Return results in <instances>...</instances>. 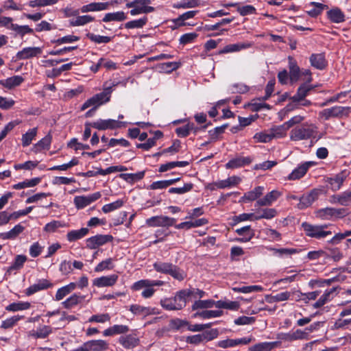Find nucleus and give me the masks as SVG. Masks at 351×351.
<instances>
[{"instance_id": "680f3d73", "label": "nucleus", "mask_w": 351, "mask_h": 351, "mask_svg": "<svg viewBox=\"0 0 351 351\" xmlns=\"http://www.w3.org/2000/svg\"><path fill=\"white\" fill-rule=\"evenodd\" d=\"M197 10H191L183 13L180 15L177 19L173 20L174 23H176L178 26L184 25V21L193 18L197 13Z\"/></svg>"}, {"instance_id": "c756f323", "label": "nucleus", "mask_w": 351, "mask_h": 351, "mask_svg": "<svg viewBox=\"0 0 351 351\" xmlns=\"http://www.w3.org/2000/svg\"><path fill=\"white\" fill-rule=\"evenodd\" d=\"M328 19L334 23H341L345 21L344 13L337 7H335L326 13Z\"/></svg>"}, {"instance_id": "bf43d9fd", "label": "nucleus", "mask_w": 351, "mask_h": 351, "mask_svg": "<svg viewBox=\"0 0 351 351\" xmlns=\"http://www.w3.org/2000/svg\"><path fill=\"white\" fill-rule=\"evenodd\" d=\"M315 215L322 220H330L333 219V208L326 207L318 209L315 211Z\"/></svg>"}, {"instance_id": "09e8293b", "label": "nucleus", "mask_w": 351, "mask_h": 351, "mask_svg": "<svg viewBox=\"0 0 351 351\" xmlns=\"http://www.w3.org/2000/svg\"><path fill=\"white\" fill-rule=\"evenodd\" d=\"M130 311L136 315H142L146 317L153 313V309L150 307L143 306L139 304H132L130 307Z\"/></svg>"}, {"instance_id": "f704fd0d", "label": "nucleus", "mask_w": 351, "mask_h": 351, "mask_svg": "<svg viewBox=\"0 0 351 351\" xmlns=\"http://www.w3.org/2000/svg\"><path fill=\"white\" fill-rule=\"evenodd\" d=\"M89 351H104L107 350L108 344L102 339L90 340L86 342Z\"/></svg>"}, {"instance_id": "c03bdc74", "label": "nucleus", "mask_w": 351, "mask_h": 351, "mask_svg": "<svg viewBox=\"0 0 351 351\" xmlns=\"http://www.w3.org/2000/svg\"><path fill=\"white\" fill-rule=\"evenodd\" d=\"M278 345V341L261 342L250 347L249 351H271L276 348Z\"/></svg>"}, {"instance_id": "6e6552de", "label": "nucleus", "mask_w": 351, "mask_h": 351, "mask_svg": "<svg viewBox=\"0 0 351 351\" xmlns=\"http://www.w3.org/2000/svg\"><path fill=\"white\" fill-rule=\"evenodd\" d=\"M101 196L100 192H96L88 195L75 196L73 199V204L77 209H83L99 199Z\"/></svg>"}, {"instance_id": "a19ab883", "label": "nucleus", "mask_w": 351, "mask_h": 351, "mask_svg": "<svg viewBox=\"0 0 351 351\" xmlns=\"http://www.w3.org/2000/svg\"><path fill=\"white\" fill-rule=\"evenodd\" d=\"M53 332V329L49 326H42L38 327L36 330H32L29 332V335L36 339L47 338Z\"/></svg>"}, {"instance_id": "49530a36", "label": "nucleus", "mask_w": 351, "mask_h": 351, "mask_svg": "<svg viewBox=\"0 0 351 351\" xmlns=\"http://www.w3.org/2000/svg\"><path fill=\"white\" fill-rule=\"evenodd\" d=\"M160 304L161 306L167 311H179L178 302L176 301L175 296L172 298H165L160 300Z\"/></svg>"}, {"instance_id": "f3484780", "label": "nucleus", "mask_w": 351, "mask_h": 351, "mask_svg": "<svg viewBox=\"0 0 351 351\" xmlns=\"http://www.w3.org/2000/svg\"><path fill=\"white\" fill-rule=\"evenodd\" d=\"M118 278L119 276L117 274L104 276L94 279L93 284L97 287H112L116 284Z\"/></svg>"}, {"instance_id": "dca6fc26", "label": "nucleus", "mask_w": 351, "mask_h": 351, "mask_svg": "<svg viewBox=\"0 0 351 351\" xmlns=\"http://www.w3.org/2000/svg\"><path fill=\"white\" fill-rule=\"evenodd\" d=\"M43 50L38 47H25L22 50L17 52L16 56L19 60H25L31 58L36 57L40 55Z\"/></svg>"}, {"instance_id": "1a4fd4ad", "label": "nucleus", "mask_w": 351, "mask_h": 351, "mask_svg": "<svg viewBox=\"0 0 351 351\" xmlns=\"http://www.w3.org/2000/svg\"><path fill=\"white\" fill-rule=\"evenodd\" d=\"M347 176L346 171H343L333 176L326 178V182L332 191L336 192L341 189Z\"/></svg>"}, {"instance_id": "0eeeda50", "label": "nucleus", "mask_w": 351, "mask_h": 351, "mask_svg": "<svg viewBox=\"0 0 351 351\" xmlns=\"http://www.w3.org/2000/svg\"><path fill=\"white\" fill-rule=\"evenodd\" d=\"M176 219L167 216H154L146 219V225L149 227H170L174 226Z\"/></svg>"}, {"instance_id": "f257e3e1", "label": "nucleus", "mask_w": 351, "mask_h": 351, "mask_svg": "<svg viewBox=\"0 0 351 351\" xmlns=\"http://www.w3.org/2000/svg\"><path fill=\"white\" fill-rule=\"evenodd\" d=\"M302 227L305 234L311 238L322 239L330 236L335 230V226L330 223L311 224L308 222H303Z\"/></svg>"}, {"instance_id": "f8f14e48", "label": "nucleus", "mask_w": 351, "mask_h": 351, "mask_svg": "<svg viewBox=\"0 0 351 351\" xmlns=\"http://www.w3.org/2000/svg\"><path fill=\"white\" fill-rule=\"evenodd\" d=\"M314 164L315 163L312 161H307L300 164L288 176L287 180H295L302 178L306 173L309 168L314 165Z\"/></svg>"}, {"instance_id": "5701e85b", "label": "nucleus", "mask_w": 351, "mask_h": 351, "mask_svg": "<svg viewBox=\"0 0 351 351\" xmlns=\"http://www.w3.org/2000/svg\"><path fill=\"white\" fill-rule=\"evenodd\" d=\"M192 292L189 289H181L177 291L175 294L176 301L178 302V306L180 310L186 306V304L192 300Z\"/></svg>"}, {"instance_id": "7c9ffc66", "label": "nucleus", "mask_w": 351, "mask_h": 351, "mask_svg": "<svg viewBox=\"0 0 351 351\" xmlns=\"http://www.w3.org/2000/svg\"><path fill=\"white\" fill-rule=\"evenodd\" d=\"M277 215V210L275 208H267L258 209L254 213V220L258 221L262 219H271Z\"/></svg>"}, {"instance_id": "5fc2aeb1", "label": "nucleus", "mask_w": 351, "mask_h": 351, "mask_svg": "<svg viewBox=\"0 0 351 351\" xmlns=\"http://www.w3.org/2000/svg\"><path fill=\"white\" fill-rule=\"evenodd\" d=\"M95 18L90 15L78 16L77 18L70 21V25L73 27L82 26L93 22Z\"/></svg>"}, {"instance_id": "69168bd1", "label": "nucleus", "mask_w": 351, "mask_h": 351, "mask_svg": "<svg viewBox=\"0 0 351 351\" xmlns=\"http://www.w3.org/2000/svg\"><path fill=\"white\" fill-rule=\"evenodd\" d=\"M114 260L112 258H107L100 262L95 267V272H101L104 270H110L114 268Z\"/></svg>"}, {"instance_id": "412c9836", "label": "nucleus", "mask_w": 351, "mask_h": 351, "mask_svg": "<svg viewBox=\"0 0 351 351\" xmlns=\"http://www.w3.org/2000/svg\"><path fill=\"white\" fill-rule=\"evenodd\" d=\"M165 285V282L159 280H140L133 284L132 289L134 291H139L145 289L147 287H160Z\"/></svg>"}, {"instance_id": "4be33fe9", "label": "nucleus", "mask_w": 351, "mask_h": 351, "mask_svg": "<svg viewBox=\"0 0 351 351\" xmlns=\"http://www.w3.org/2000/svg\"><path fill=\"white\" fill-rule=\"evenodd\" d=\"M252 161L250 156H237L232 158L226 164V169H237L250 165Z\"/></svg>"}, {"instance_id": "4d7b16f0", "label": "nucleus", "mask_w": 351, "mask_h": 351, "mask_svg": "<svg viewBox=\"0 0 351 351\" xmlns=\"http://www.w3.org/2000/svg\"><path fill=\"white\" fill-rule=\"evenodd\" d=\"M38 132V128H34L29 129L26 133L23 134L21 138L22 145L23 147H27L31 143L32 140L36 137Z\"/></svg>"}, {"instance_id": "a878e982", "label": "nucleus", "mask_w": 351, "mask_h": 351, "mask_svg": "<svg viewBox=\"0 0 351 351\" xmlns=\"http://www.w3.org/2000/svg\"><path fill=\"white\" fill-rule=\"evenodd\" d=\"M110 3L109 2H93L82 6L80 11L82 13L89 12L102 11L108 9Z\"/></svg>"}, {"instance_id": "72a5a7b5", "label": "nucleus", "mask_w": 351, "mask_h": 351, "mask_svg": "<svg viewBox=\"0 0 351 351\" xmlns=\"http://www.w3.org/2000/svg\"><path fill=\"white\" fill-rule=\"evenodd\" d=\"M252 46V43H238L225 46L221 51L222 53H232L246 49Z\"/></svg>"}, {"instance_id": "ddd939ff", "label": "nucleus", "mask_w": 351, "mask_h": 351, "mask_svg": "<svg viewBox=\"0 0 351 351\" xmlns=\"http://www.w3.org/2000/svg\"><path fill=\"white\" fill-rule=\"evenodd\" d=\"M310 83L304 82L298 88L296 93L291 97L294 103H300L309 94L310 91L316 87L309 84Z\"/></svg>"}, {"instance_id": "9d476101", "label": "nucleus", "mask_w": 351, "mask_h": 351, "mask_svg": "<svg viewBox=\"0 0 351 351\" xmlns=\"http://www.w3.org/2000/svg\"><path fill=\"white\" fill-rule=\"evenodd\" d=\"M113 237L110 234H97L86 239V247L93 250L112 241Z\"/></svg>"}, {"instance_id": "13d9d810", "label": "nucleus", "mask_w": 351, "mask_h": 351, "mask_svg": "<svg viewBox=\"0 0 351 351\" xmlns=\"http://www.w3.org/2000/svg\"><path fill=\"white\" fill-rule=\"evenodd\" d=\"M145 176V171H139L136 173H121L119 177L128 182H135L142 180Z\"/></svg>"}, {"instance_id": "8fccbe9b", "label": "nucleus", "mask_w": 351, "mask_h": 351, "mask_svg": "<svg viewBox=\"0 0 351 351\" xmlns=\"http://www.w3.org/2000/svg\"><path fill=\"white\" fill-rule=\"evenodd\" d=\"M24 229L25 228L19 223L14 226V227L10 231L1 233V237L3 239H14L24 230Z\"/></svg>"}, {"instance_id": "a18cd8bd", "label": "nucleus", "mask_w": 351, "mask_h": 351, "mask_svg": "<svg viewBox=\"0 0 351 351\" xmlns=\"http://www.w3.org/2000/svg\"><path fill=\"white\" fill-rule=\"evenodd\" d=\"M8 29L14 31L17 35L23 37L25 34H32L34 29L28 25H19L16 23L10 24Z\"/></svg>"}, {"instance_id": "a211bd4d", "label": "nucleus", "mask_w": 351, "mask_h": 351, "mask_svg": "<svg viewBox=\"0 0 351 351\" xmlns=\"http://www.w3.org/2000/svg\"><path fill=\"white\" fill-rule=\"evenodd\" d=\"M330 202L332 204H338L343 206H350L351 193L349 191H346L339 194L333 195L330 197Z\"/></svg>"}, {"instance_id": "2eb2a0df", "label": "nucleus", "mask_w": 351, "mask_h": 351, "mask_svg": "<svg viewBox=\"0 0 351 351\" xmlns=\"http://www.w3.org/2000/svg\"><path fill=\"white\" fill-rule=\"evenodd\" d=\"M288 68L290 82L291 83L298 82L301 77V69L296 60L291 56L288 57Z\"/></svg>"}, {"instance_id": "f03ea898", "label": "nucleus", "mask_w": 351, "mask_h": 351, "mask_svg": "<svg viewBox=\"0 0 351 351\" xmlns=\"http://www.w3.org/2000/svg\"><path fill=\"white\" fill-rule=\"evenodd\" d=\"M153 267L157 272L170 275L179 281H182L186 276L182 269L171 263L156 261L153 264Z\"/></svg>"}, {"instance_id": "6e6d98bb", "label": "nucleus", "mask_w": 351, "mask_h": 351, "mask_svg": "<svg viewBox=\"0 0 351 351\" xmlns=\"http://www.w3.org/2000/svg\"><path fill=\"white\" fill-rule=\"evenodd\" d=\"M31 304L28 302H13L5 307V310L11 312L27 310L30 308Z\"/></svg>"}, {"instance_id": "9b49d317", "label": "nucleus", "mask_w": 351, "mask_h": 351, "mask_svg": "<svg viewBox=\"0 0 351 351\" xmlns=\"http://www.w3.org/2000/svg\"><path fill=\"white\" fill-rule=\"evenodd\" d=\"M53 286V283L47 279H38L36 283L25 289V293L27 296H29L40 291L51 288Z\"/></svg>"}, {"instance_id": "338daca9", "label": "nucleus", "mask_w": 351, "mask_h": 351, "mask_svg": "<svg viewBox=\"0 0 351 351\" xmlns=\"http://www.w3.org/2000/svg\"><path fill=\"white\" fill-rule=\"evenodd\" d=\"M23 316L22 315H14L12 317H10L3 321H2L1 328L3 329H9L12 327H14L18 322H19L21 319H23Z\"/></svg>"}, {"instance_id": "473e14b6", "label": "nucleus", "mask_w": 351, "mask_h": 351, "mask_svg": "<svg viewBox=\"0 0 351 351\" xmlns=\"http://www.w3.org/2000/svg\"><path fill=\"white\" fill-rule=\"evenodd\" d=\"M77 288V284L75 282H70L69 284L59 288L55 295V300L60 301L65 296L69 295L73 291Z\"/></svg>"}, {"instance_id": "774afa93", "label": "nucleus", "mask_w": 351, "mask_h": 351, "mask_svg": "<svg viewBox=\"0 0 351 351\" xmlns=\"http://www.w3.org/2000/svg\"><path fill=\"white\" fill-rule=\"evenodd\" d=\"M199 5V0H182L180 2L176 3L173 5L174 8H182V9H187V8H196Z\"/></svg>"}, {"instance_id": "0e129e2a", "label": "nucleus", "mask_w": 351, "mask_h": 351, "mask_svg": "<svg viewBox=\"0 0 351 351\" xmlns=\"http://www.w3.org/2000/svg\"><path fill=\"white\" fill-rule=\"evenodd\" d=\"M213 300H195L192 305V310L211 308L213 307Z\"/></svg>"}, {"instance_id": "aec40b11", "label": "nucleus", "mask_w": 351, "mask_h": 351, "mask_svg": "<svg viewBox=\"0 0 351 351\" xmlns=\"http://www.w3.org/2000/svg\"><path fill=\"white\" fill-rule=\"evenodd\" d=\"M317 196L318 193L315 191H312L308 194L303 195L300 197L297 207L300 210L309 207L317 199Z\"/></svg>"}, {"instance_id": "20e7f679", "label": "nucleus", "mask_w": 351, "mask_h": 351, "mask_svg": "<svg viewBox=\"0 0 351 351\" xmlns=\"http://www.w3.org/2000/svg\"><path fill=\"white\" fill-rule=\"evenodd\" d=\"M317 127L312 123H305L293 128L290 132V139L293 141L307 140L317 133Z\"/></svg>"}, {"instance_id": "6ab92c4d", "label": "nucleus", "mask_w": 351, "mask_h": 351, "mask_svg": "<svg viewBox=\"0 0 351 351\" xmlns=\"http://www.w3.org/2000/svg\"><path fill=\"white\" fill-rule=\"evenodd\" d=\"M251 341L252 339L247 337H243L236 339H227L218 341L217 346L221 348H232L241 344L247 345L250 342H251Z\"/></svg>"}, {"instance_id": "603ef678", "label": "nucleus", "mask_w": 351, "mask_h": 351, "mask_svg": "<svg viewBox=\"0 0 351 351\" xmlns=\"http://www.w3.org/2000/svg\"><path fill=\"white\" fill-rule=\"evenodd\" d=\"M232 291L237 293H249L252 292H261L263 287L261 285H250L232 287Z\"/></svg>"}, {"instance_id": "79ce46f5", "label": "nucleus", "mask_w": 351, "mask_h": 351, "mask_svg": "<svg viewBox=\"0 0 351 351\" xmlns=\"http://www.w3.org/2000/svg\"><path fill=\"white\" fill-rule=\"evenodd\" d=\"M308 6L312 8L307 10L306 13L308 16L313 18H315L320 15L324 10L328 8V5L318 2H311Z\"/></svg>"}, {"instance_id": "58836bf2", "label": "nucleus", "mask_w": 351, "mask_h": 351, "mask_svg": "<svg viewBox=\"0 0 351 351\" xmlns=\"http://www.w3.org/2000/svg\"><path fill=\"white\" fill-rule=\"evenodd\" d=\"M289 128L284 123L280 125H274L269 129L271 139L282 138L286 136Z\"/></svg>"}, {"instance_id": "423d86ee", "label": "nucleus", "mask_w": 351, "mask_h": 351, "mask_svg": "<svg viewBox=\"0 0 351 351\" xmlns=\"http://www.w3.org/2000/svg\"><path fill=\"white\" fill-rule=\"evenodd\" d=\"M127 124L126 122L118 121L115 119H98L95 121L90 123V125L92 128H95L99 130H112L115 128H119L122 126H125Z\"/></svg>"}, {"instance_id": "393cba45", "label": "nucleus", "mask_w": 351, "mask_h": 351, "mask_svg": "<svg viewBox=\"0 0 351 351\" xmlns=\"http://www.w3.org/2000/svg\"><path fill=\"white\" fill-rule=\"evenodd\" d=\"M119 343L126 349L137 346L140 342L139 338L134 334L122 335L119 339Z\"/></svg>"}, {"instance_id": "c85d7f7f", "label": "nucleus", "mask_w": 351, "mask_h": 351, "mask_svg": "<svg viewBox=\"0 0 351 351\" xmlns=\"http://www.w3.org/2000/svg\"><path fill=\"white\" fill-rule=\"evenodd\" d=\"M309 61L313 67L319 70L324 69L327 65V62L323 53H313L309 58Z\"/></svg>"}, {"instance_id": "e2e57ef3", "label": "nucleus", "mask_w": 351, "mask_h": 351, "mask_svg": "<svg viewBox=\"0 0 351 351\" xmlns=\"http://www.w3.org/2000/svg\"><path fill=\"white\" fill-rule=\"evenodd\" d=\"M125 204V201L122 199H119L114 202L107 204L103 206L101 210L104 213H108L121 208Z\"/></svg>"}, {"instance_id": "e433bc0d", "label": "nucleus", "mask_w": 351, "mask_h": 351, "mask_svg": "<svg viewBox=\"0 0 351 351\" xmlns=\"http://www.w3.org/2000/svg\"><path fill=\"white\" fill-rule=\"evenodd\" d=\"M89 232L88 228H82L79 230H73L67 232L66 239L69 242H73L81 239Z\"/></svg>"}, {"instance_id": "39448f33", "label": "nucleus", "mask_w": 351, "mask_h": 351, "mask_svg": "<svg viewBox=\"0 0 351 351\" xmlns=\"http://www.w3.org/2000/svg\"><path fill=\"white\" fill-rule=\"evenodd\" d=\"M151 0H133L125 4L127 8H130L131 16L147 14L155 11V8L150 5Z\"/></svg>"}, {"instance_id": "4c0bfd02", "label": "nucleus", "mask_w": 351, "mask_h": 351, "mask_svg": "<svg viewBox=\"0 0 351 351\" xmlns=\"http://www.w3.org/2000/svg\"><path fill=\"white\" fill-rule=\"evenodd\" d=\"M336 288L333 287L330 289H326L324 293L321 295L318 300L313 305V308H319L323 306L325 304L328 302L332 299V294L335 291Z\"/></svg>"}, {"instance_id": "b1692460", "label": "nucleus", "mask_w": 351, "mask_h": 351, "mask_svg": "<svg viewBox=\"0 0 351 351\" xmlns=\"http://www.w3.org/2000/svg\"><path fill=\"white\" fill-rule=\"evenodd\" d=\"M235 232L238 235L242 236L241 238L235 239V241L239 243L248 242L254 237V231L251 228L250 226H246L236 229Z\"/></svg>"}, {"instance_id": "7ed1b4c3", "label": "nucleus", "mask_w": 351, "mask_h": 351, "mask_svg": "<svg viewBox=\"0 0 351 351\" xmlns=\"http://www.w3.org/2000/svg\"><path fill=\"white\" fill-rule=\"evenodd\" d=\"M113 89H110L108 84L105 82L103 85V91L93 95L92 97L87 99L82 106L81 110H85L89 107L95 106L98 107L110 101L111 94Z\"/></svg>"}, {"instance_id": "c9c22d12", "label": "nucleus", "mask_w": 351, "mask_h": 351, "mask_svg": "<svg viewBox=\"0 0 351 351\" xmlns=\"http://www.w3.org/2000/svg\"><path fill=\"white\" fill-rule=\"evenodd\" d=\"M85 297L84 295H80L77 293H73L68 298H66L64 301L62 302V305L64 308L70 309L80 302H82L84 300Z\"/></svg>"}, {"instance_id": "4468645a", "label": "nucleus", "mask_w": 351, "mask_h": 351, "mask_svg": "<svg viewBox=\"0 0 351 351\" xmlns=\"http://www.w3.org/2000/svg\"><path fill=\"white\" fill-rule=\"evenodd\" d=\"M282 193L278 190H273L267 193L263 198H259L256 202V206H269L272 205L280 196Z\"/></svg>"}, {"instance_id": "2f4dec72", "label": "nucleus", "mask_w": 351, "mask_h": 351, "mask_svg": "<svg viewBox=\"0 0 351 351\" xmlns=\"http://www.w3.org/2000/svg\"><path fill=\"white\" fill-rule=\"evenodd\" d=\"M24 82V78L21 75H14L10 77H8L4 80H0V85L2 86L12 89L16 86H19Z\"/></svg>"}, {"instance_id": "3c124183", "label": "nucleus", "mask_w": 351, "mask_h": 351, "mask_svg": "<svg viewBox=\"0 0 351 351\" xmlns=\"http://www.w3.org/2000/svg\"><path fill=\"white\" fill-rule=\"evenodd\" d=\"M40 182V178H34L30 180H25L23 182L15 184L12 186V188L16 190H20L25 188L34 187L38 184Z\"/></svg>"}, {"instance_id": "37998d69", "label": "nucleus", "mask_w": 351, "mask_h": 351, "mask_svg": "<svg viewBox=\"0 0 351 351\" xmlns=\"http://www.w3.org/2000/svg\"><path fill=\"white\" fill-rule=\"evenodd\" d=\"M241 181V178L233 176L228 178L226 180H221L217 181V186L219 189H226V188H231L232 186H237Z\"/></svg>"}, {"instance_id": "864d4df0", "label": "nucleus", "mask_w": 351, "mask_h": 351, "mask_svg": "<svg viewBox=\"0 0 351 351\" xmlns=\"http://www.w3.org/2000/svg\"><path fill=\"white\" fill-rule=\"evenodd\" d=\"M26 261V256L22 254L16 255L12 264L8 268L7 271L12 272L21 269Z\"/></svg>"}, {"instance_id": "de8ad7c7", "label": "nucleus", "mask_w": 351, "mask_h": 351, "mask_svg": "<svg viewBox=\"0 0 351 351\" xmlns=\"http://www.w3.org/2000/svg\"><path fill=\"white\" fill-rule=\"evenodd\" d=\"M148 22V18L146 16H143V17L135 19L132 21H130L124 24V27L125 29H141L143 28Z\"/></svg>"}, {"instance_id": "052dcab7", "label": "nucleus", "mask_w": 351, "mask_h": 351, "mask_svg": "<svg viewBox=\"0 0 351 351\" xmlns=\"http://www.w3.org/2000/svg\"><path fill=\"white\" fill-rule=\"evenodd\" d=\"M223 311L221 310H205L199 313H197L195 316H199L202 319H211L215 317H219L222 316Z\"/></svg>"}, {"instance_id": "cd10ccee", "label": "nucleus", "mask_w": 351, "mask_h": 351, "mask_svg": "<svg viewBox=\"0 0 351 351\" xmlns=\"http://www.w3.org/2000/svg\"><path fill=\"white\" fill-rule=\"evenodd\" d=\"M264 187L258 186L255 187L253 190L245 193L239 200V202H252L258 198L263 195Z\"/></svg>"}, {"instance_id": "bb28decb", "label": "nucleus", "mask_w": 351, "mask_h": 351, "mask_svg": "<svg viewBox=\"0 0 351 351\" xmlns=\"http://www.w3.org/2000/svg\"><path fill=\"white\" fill-rule=\"evenodd\" d=\"M130 330L126 325L114 324L103 331V335L105 337H112L117 335L125 334Z\"/></svg>"}, {"instance_id": "ea45409f", "label": "nucleus", "mask_w": 351, "mask_h": 351, "mask_svg": "<svg viewBox=\"0 0 351 351\" xmlns=\"http://www.w3.org/2000/svg\"><path fill=\"white\" fill-rule=\"evenodd\" d=\"M126 19L127 15L124 12L117 11L114 12L106 13L102 19V21L105 23L111 21L121 22Z\"/></svg>"}]
</instances>
